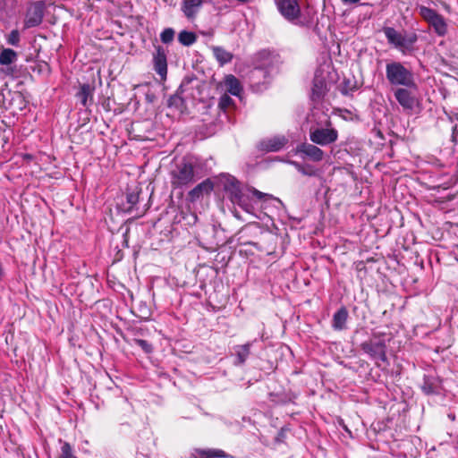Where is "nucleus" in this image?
Masks as SVG:
<instances>
[{
	"label": "nucleus",
	"instance_id": "obj_1",
	"mask_svg": "<svg viewBox=\"0 0 458 458\" xmlns=\"http://www.w3.org/2000/svg\"><path fill=\"white\" fill-rule=\"evenodd\" d=\"M220 182L230 200L250 214L253 211V206L247 191H250L259 199L267 196L256 189H243L241 182L231 174H222Z\"/></svg>",
	"mask_w": 458,
	"mask_h": 458
},
{
	"label": "nucleus",
	"instance_id": "obj_3",
	"mask_svg": "<svg viewBox=\"0 0 458 458\" xmlns=\"http://www.w3.org/2000/svg\"><path fill=\"white\" fill-rule=\"evenodd\" d=\"M196 162L192 157H183L175 162L170 172L171 185L174 189L188 187L197 179Z\"/></svg>",
	"mask_w": 458,
	"mask_h": 458
},
{
	"label": "nucleus",
	"instance_id": "obj_24",
	"mask_svg": "<svg viewBox=\"0 0 458 458\" xmlns=\"http://www.w3.org/2000/svg\"><path fill=\"white\" fill-rule=\"evenodd\" d=\"M196 454V458H224L226 456L225 453L220 449L197 450Z\"/></svg>",
	"mask_w": 458,
	"mask_h": 458
},
{
	"label": "nucleus",
	"instance_id": "obj_25",
	"mask_svg": "<svg viewBox=\"0 0 458 458\" xmlns=\"http://www.w3.org/2000/svg\"><path fill=\"white\" fill-rule=\"evenodd\" d=\"M17 60V53L11 48H4L0 53V64L8 65Z\"/></svg>",
	"mask_w": 458,
	"mask_h": 458
},
{
	"label": "nucleus",
	"instance_id": "obj_30",
	"mask_svg": "<svg viewBox=\"0 0 458 458\" xmlns=\"http://www.w3.org/2000/svg\"><path fill=\"white\" fill-rule=\"evenodd\" d=\"M58 458H75L72 454V448L69 443H63L61 446V454Z\"/></svg>",
	"mask_w": 458,
	"mask_h": 458
},
{
	"label": "nucleus",
	"instance_id": "obj_39",
	"mask_svg": "<svg viewBox=\"0 0 458 458\" xmlns=\"http://www.w3.org/2000/svg\"><path fill=\"white\" fill-rule=\"evenodd\" d=\"M449 417L454 420L455 419V416L454 415H449Z\"/></svg>",
	"mask_w": 458,
	"mask_h": 458
},
{
	"label": "nucleus",
	"instance_id": "obj_28",
	"mask_svg": "<svg viewBox=\"0 0 458 458\" xmlns=\"http://www.w3.org/2000/svg\"><path fill=\"white\" fill-rule=\"evenodd\" d=\"M357 89L356 83L350 80H344L340 88V92L344 96H350Z\"/></svg>",
	"mask_w": 458,
	"mask_h": 458
},
{
	"label": "nucleus",
	"instance_id": "obj_15",
	"mask_svg": "<svg viewBox=\"0 0 458 458\" xmlns=\"http://www.w3.org/2000/svg\"><path fill=\"white\" fill-rule=\"evenodd\" d=\"M252 346V342H248L244 344L235 345L233 347V354L234 357L233 365L234 366H242L245 364L246 360L250 355V348Z\"/></svg>",
	"mask_w": 458,
	"mask_h": 458
},
{
	"label": "nucleus",
	"instance_id": "obj_17",
	"mask_svg": "<svg viewBox=\"0 0 458 458\" xmlns=\"http://www.w3.org/2000/svg\"><path fill=\"white\" fill-rule=\"evenodd\" d=\"M349 317L348 310L345 307H341L333 315L332 328L335 331H343L346 329V323Z\"/></svg>",
	"mask_w": 458,
	"mask_h": 458
},
{
	"label": "nucleus",
	"instance_id": "obj_16",
	"mask_svg": "<svg viewBox=\"0 0 458 458\" xmlns=\"http://www.w3.org/2000/svg\"><path fill=\"white\" fill-rule=\"evenodd\" d=\"M214 185L210 179H206L198 185H196L192 190L189 191V199L191 201H196L199 198H201L204 194H208L213 191Z\"/></svg>",
	"mask_w": 458,
	"mask_h": 458
},
{
	"label": "nucleus",
	"instance_id": "obj_38",
	"mask_svg": "<svg viewBox=\"0 0 458 458\" xmlns=\"http://www.w3.org/2000/svg\"><path fill=\"white\" fill-rule=\"evenodd\" d=\"M455 134H456V126H454V127L453 128V140H454V141H455V140H455V137H456V136H455Z\"/></svg>",
	"mask_w": 458,
	"mask_h": 458
},
{
	"label": "nucleus",
	"instance_id": "obj_8",
	"mask_svg": "<svg viewBox=\"0 0 458 458\" xmlns=\"http://www.w3.org/2000/svg\"><path fill=\"white\" fill-rule=\"evenodd\" d=\"M420 14L434 29L437 36L444 37L447 33V23L445 18L436 10L421 6L420 8Z\"/></svg>",
	"mask_w": 458,
	"mask_h": 458
},
{
	"label": "nucleus",
	"instance_id": "obj_6",
	"mask_svg": "<svg viewBox=\"0 0 458 458\" xmlns=\"http://www.w3.org/2000/svg\"><path fill=\"white\" fill-rule=\"evenodd\" d=\"M386 77L392 86H403L414 88L416 86L414 75L411 70L403 65V63L391 61L386 65Z\"/></svg>",
	"mask_w": 458,
	"mask_h": 458
},
{
	"label": "nucleus",
	"instance_id": "obj_31",
	"mask_svg": "<svg viewBox=\"0 0 458 458\" xmlns=\"http://www.w3.org/2000/svg\"><path fill=\"white\" fill-rule=\"evenodd\" d=\"M135 344L140 347L146 353H150L153 351L152 345L144 339H134Z\"/></svg>",
	"mask_w": 458,
	"mask_h": 458
},
{
	"label": "nucleus",
	"instance_id": "obj_33",
	"mask_svg": "<svg viewBox=\"0 0 458 458\" xmlns=\"http://www.w3.org/2000/svg\"><path fill=\"white\" fill-rule=\"evenodd\" d=\"M300 173L307 176H315L317 171L311 165L306 164L302 165V168L301 169Z\"/></svg>",
	"mask_w": 458,
	"mask_h": 458
},
{
	"label": "nucleus",
	"instance_id": "obj_12",
	"mask_svg": "<svg viewBox=\"0 0 458 458\" xmlns=\"http://www.w3.org/2000/svg\"><path fill=\"white\" fill-rule=\"evenodd\" d=\"M296 153L303 158H309L314 162H320L324 158V151L314 143H301L296 147Z\"/></svg>",
	"mask_w": 458,
	"mask_h": 458
},
{
	"label": "nucleus",
	"instance_id": "obj_20",
	"mask_svg": "<svg viewBox=\"0 0 458 458\" xmlns=\"http://www.w3.org/2000/svg\"><path fill=\"white\" fill-rule=\"evenodd\" d=\"M140 199V191H128L126 193V204L127 206H124L123 210L127 213H131L134 210L138 211L137 204L139 203Z\"/></svg>",
	"mask_w": 458,
	"mask_h": 458
},
{
	"label": "nucleus",
	"instance_id": "obj_32",
	"mask_svg": "<svg viewBox=\"0 0 458 458\" xmlns=\"http://www.w3.org/2000/svg\"><path fill=\"white\" fill-rule=\"evenodd\" d=\"M19 42H20L19 31L16 30H12L7 38V43L12 46H18Z\"/></svg>",
	"mask_w": 458,
	"mask_h": 458
},
{
	"label": "nucleus",
	"instance_id": "obj_34",
	"mask_svg": "<svg viewBox=\"0 0 458 458\" xmlns=\"http://www.w3.org/2000/svg\"><path fill=\"white\" fill-rule=\"evenodd\" d=\"M232 104L233 99L229 96L224 95L220 98L218 106L221 109L225 110L227 107H229Z\"/></svg>",
	"mask_w": 458,
	"mask_h": 458
},
{
	"label": "nucleus",
	"instance_id": "obj_37",
	"mask_svg": "<svg viewBox=\"0 0 458 458\" xmlns=\"http://www.w3.org/2000/svg\"><path fill=\"white\" fill-rule=\"evenodd\" d=\"M360 0H342V2L344 4H357L358 2H360Z\"/></svg>",
	"mask_w": 458,
	"mask_h": 458
},
{
	"label": "nucleus",
	"instance_id": "obj_14",
	"mask_svg": "<svg viewBox=\"0 0 458 458\" xmlns=\"http://www.w3.org/2000/svg\"><path fill=\"white\" fill-rule=\"evenodd\" d=\"M409 88H398L394 90V98L400 106L405 110H412L416 104V99L412 96Z\"/></svg>",
	"mask_w": 458,
	"mask_h": 458
},
{
	"label": "nucleus",
	"instance_id": "obj_21",
	"mask_svg": "<svg viewBox=\"0 0 458 458\" xmlns=\"http://www.w3.org/2000/svg\"><path fill=\"white\" fill-rule=\"evenodd\" d=\"M212 51L221 65L230 63L233 59V55L222 47H213Z\"/></svg>",
	"mask_w": 458,
	"mask_h": 458
},
{
	"label": "nucleus",
	"instance_id": "obj_23",
	"mask_svg": "<svg viewBox=\"0 0 458 458\" xmlns=\"http://www.w3.org/2000/svg\"><path fill=\"white\" fill-rule=\"evenodd\" d=\"M421 389L426 394H437L438 385L437 380L432 377L425 376L423 378Z\"/></svg>",
	"mask_w": 458,
	"mask_h": 458
},
{
	"label": "nucleus",
	"instance_id": "obj_29",
	"mask_svg": "<svg viewBox=\"0 0 458 458\" xmlns=\"http://www.w3.org/2000/svg\"><path fill=\"white\" fill-rule=\"evenodd\" d=\"M174 30L172 28L165 29L160 34V39L164 44H169L174 40Z\"/></svg>",
	"mask_w": 458,
	"mask_h": 458
},
{
	"label": "nucleus",
	"instance_id": "obj_2",
	"mask_svg": "<svg viewBox=\"0 0 458 458\" xmlns=\"http://www.w3.org/2000/svg\"><path fill=\"white\" fill-rule=\"evenodd\" d=\"M319 112L313 111L307 119L310 123L309 127L310 140L320 147H327L335 143L338 140V131L333 127L331 120L324 114H320L322 120L317 121Z\"/></svg>",
	"mask_w": 458,
	"mask_h": 458
},
{
	"label": "nucleus",
	"instance_id": "obj_35",
	"mask_svg": "<svg viewBox=\"0 0 458 458\" xmlns=\"http://www.w3.org/2000/svg\"><path fill=\"white\" fill-rule=\"evenodd\" d=\"M287 163L290 164L291 165L294 166V168L298 172L301 171V169L302 168V165H303V164H301V163H299L297 161H294V160H288Z\"/></svg>",
	"mask_w": 458,
	"mask_h": 458
},
{
	"label": "nucleus",
	"instance_id": "obj_9",
	"mask_svg": "<svg viewBox=\"0 0 458 458\" xmlns=\"http://www.w3.org/2000/svg\"><path fill=\"white\" fill-rule=\"evenodd\" d=\"M45 9L46 4L43 1L30 4L25 14L24 27L30 29L40 25L44 18Z\"/></svg>",
	"mask_w": 458,
	"mask_h": 458
},
{
	"label": "nucleus",
	"instance_id": "obj_4",
	"mask_svg": "<svg viewBox=\"0 0 458 458\" xmlns=\"http://www.w3.org/2000/svg\"><path fill=\"white\" fill-rule=\"evenodd\" d=\"M276 5L279 13L293 25L306 28L312 25V18L309 13L302 14L298 0H276Z\"/></svg>",
	"mask_w": 458,
	"mask_h": 458
},
{
	"label": "nucleus",
	"instance_id": "obj_13",
	"mask_svg": "<svg viewBox=\"0 0 458 458\" xmlns=\"http://www.w3.org/2000/svg\"><path fill=\"white\" fill-rule=\"evenodd\" d=\"M154 70L162 78L165 79L167 74V60L166 51L161 47H156V52L153 56Z\"/></svg>",
	"mask_w": 458,
	"mask_h": 458
},
{
	"label": "nucleus",
	"instance_id": "obj_27",
	"mask_svg": "<svg viewBox=\"0 0 458 458\" xmlns=\"http://www.w3.org/2000/svg\"><path fill=\"white\" fill-rule=\"evenodd\" d=\"M168 106L170 107H174L180 111H182V109L185 107V101L183 98L181 96L179 89L176 91L175 94L169 98Z\"/></svg>",
	"mask_w": 458,
	"mask_h": 458
},
{
	"label": "nucleus",
	"instance_id": "obj_18",
	"mask_svg": "<svg viewBox=\"0 0 458 458\" xmlns=\"http://www.w3.org/2000/svg\"><path fill=\"white\" fill-rule=\"evenodd\" d=\"M94 87L89 83H84L81 86L77 93V98L83 106H89L93 102Z\"/></svg>",
	"mask_w": 458,
	"mask_h": 458
},
{
	"label": "nucleus",
	"instance_id": "obj_36",
	"mask_svg": "<svg viewBox=\"0 0 458 458\" xmlns=\"http://www.w3.org/2000/svg\"><path fill=\"white\" fill-rule=\"evenodd\" d=\"M267 72L260 68H256L253 71V77H259L260 74L265 75Z\"/></svg>",
	"mask_w": 458,
	"mask_h": 458
},
{
	"label": "nucleus",
	"instance_id": "obj_40",
	"mask_svg": "<svg viewBox=\"0 0 458 458\" xmlns=\"http://www.w3.org/2000/svg\"><path fill=\"white\" fill-rule=\"evenodd\" d=\"M344 429L347 431V432H350V430L348 429V428L346 426H344Z\"/></svg>",
	"mask_w": 458,
	"mask_h": 458
},
{
	"label": "nucleus",
	"instance_id": "obj_26",
	"mask_svg": "<svg viewBox=\"0 0 458 458\" xmlns=\"http://www.w3.org/2000/svg\"><path fill=\"white\" fill-rule=\"evenodd\" d=\"M178 41L185 47H190L197 41V36L194 32L182 30L178 35Z\"/></svg>",
	"mask_w": 458,
	"mask_h": 458
},
{
	"label": "nucleus",
	"instance_id": "obj_11",
	"mask_svg": "<svg viewBox=\"0 0 458 458\" xmlns=\"http://www.w3.org/2000/svg\"><path fill=\"white\" fill-rule=\"evenodd\" d=\"M327 91V84L323 72L320 70L316 71L311 89L312 101L317 103L320 102Z\"/></svg>",
	"mask_w": 458,
	"mask_h": 458
},
{
	"label": "nucleus",
	"instance_id": "obj_5",
	"mask_svg": "<svg viewBox=\"0 0 458 458\" xmlns=\"http://www.w3.org/2000/svg\"><path fill=\"white\" fill-rule=\"evenodd\" d=\"M383 32L389 45L403 55H411L415 50L418 36L414 32L398 31L393 27H384Z\"/></svg>",
	"mask_w": 458,
	"mask_h": 458
},
{
	"label": "nucleus",
	"instance_id": "obj_19",
	"mask_svg": "<svg viewBox=\"0 0 458 458\" xmlns=\"http://www.w3.org/2000/svg\"><path fill=\"white\" fill-rule=\"evenodd\" d=\"M202 3L203 0H183L182 11L187 18L191 19L195 17Z\"/></svg>",
	"mask_w": 458,
	"mask_h": 458
},
{
	"label": "nucleus",
	"instance_id": "obj_7",
	"mask_svg": "<svg viewBox=\"0 0 458 458\" xmlns=\"http://www.w3.org/2000/svg\"><path fill=\"white\" fill-rule=\"evenodd\" d=\"M360 348L372 360L383 362L387 361L386 344L380 335H373L371 338L360 344Z\"/></svg>",
	"mask_w": 458,
	"mask_h": 458
},
{
	"label": "nucleus",
	"instance_id": "obj_10",
	"mask_svg": "<svg viewBox=\"0 0 458 458\" xmlns=\"http://www.w3.org/2000/svg\"><path fill=\"white\" fill-rule=\"evenodd\" d=\"M289 140L284 135H275L261 140L259 148L265 152H278L288 143Z\"/></svg>",
	"mask_w": 458,
	"mask_h": 458
},
{
	"label": "nucleus",
	"instance_id": "obj_22",
	"mask_svg": "<svg viewBox=\"0 0 458 458\" xmlns=\"http://www.w3.org/2000/svg\"><path fill=\"white\" fill-rule=\"evenodd\" d=\"M225 86L227 89V91L233 95V96H239L242 91V86L237 78H235L233 75H228L225 78Z\"/></svg>",
	"mask_w": 458,
	"mask_h": 458
}]
</instances>
